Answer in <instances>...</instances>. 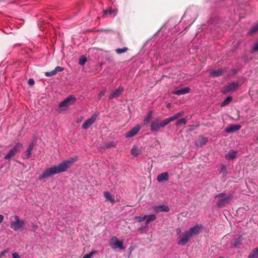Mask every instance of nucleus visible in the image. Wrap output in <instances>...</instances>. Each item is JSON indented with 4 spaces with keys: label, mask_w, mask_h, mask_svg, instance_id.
Here are the masks:
<instances>
[{
    "label": "nucleus",
    "mask_w": 258,
    "mask_h": 258,
    "mask_svg": "<svg viewBox=\"0 0 258 258\" xmlns=\"http://www.w3.org/2000/svg\"><path fill=\"white\" fill-rule=\"evenodd\" d=\"M178 117H179L183 115V112L180 111L177 113L176 114Z\"/></svg>",
    "instance_id": "48"
},
{
    "label": "nucleus",
    "mask_w": 258,
    "mask_h": 258,
    "mask_svg": "<svg viewBox=\"0 0 258 258\" xmlns=\"http://www.w3.org/2000/svg\"><path fill=\"white\" fill-rule=\"evenodd\" d=\"M248 258H258V247L251 250L248 256Z\"/></svg>",
    "instance_id": "24"
},
{
    "label": "nucleus",
    "mask_w": 258,
    "mask_h": 258,
    "mask_svg": "<svg viewBox=\"0 0 258 258\" xmlns=\"http://www.w3.org/2000/svg\"><path fill=\"white\" fill-rule=\"evenodd\" d=\"M109 245L112 249L118 248L120 250H124L125 247L123 246V240H120L116 236H113L109 240Z\"/></svg>",
    "instance_id": "5"
},
{
    "label": "nucleus",
    "mask_w": 258,
    "mask_h": 258,
    "mask_svg": "<svg viewBox=\"0 0 258 258\" xmlns=\"http://www.w3.org/2000/svg\"><path fill=\"white\" fill-rule=\"evenodd\" d=\"M202 228L203 227L201 225H197L190 228L187 231L191 234V236L193 237L194 235L199 234Z\"/></svg>",
    "instance_id": "14"
},
{
    "label": "nucleus",
    "mask_w": 258,
    "mask_h": 258,
    "mask_svg": "<svg viewBox=\"0 0 258 258\" xmlns=\"http://www.w3.org/2000/svg\"><path fill=\"white\" fill-rule=\"evenodd\" d=\"M178 118V117H177V115L175 114L173 116H171V117H169L168 118H169L170 121L171 122L172 121H174V120H176Z\"/></svg>",
    "instance_id": "43"
},
{
    "label": "nucleus",
    "mask_w": 258,
    "mask_h": 258,
    "mask_svg": "<svg viewBox=\"0 0 258 258\" xmlns=\"http://www.w3.org/2000/svg\"><path fill=\"white\" fill-rule=\"evenodd\" d=\"M9 251V249L7 248V249H5L4 250H3V251H2L0 253V258H1L2 256H5L6 253H7Z\"/></svg>",
    "instance_id": "39"
},
{
    "label": "nucleus",
    "mask_w": 258,
    "mask_h": 258,
    "mask_svg": "<svg viewBox=\"0 0 258 258\" xmlns=\"http://www.w3.org/2000/svg\"><path fill=\"white\" fill-rule=\"evenodd\" d=\"M160 127H161V126H160V123H158L157 121H153L151 123V130L152 132H157L160 129Z\"/></svg>",
    "instance_id": "21"
},
{
    "label": "nucleus",
    "mask_w": 258,
    "mask_h": 258,
    "mask_svg": "<svg viewBox=\"0 0 258 258\" xmlns=\"http://www.w3.org/2000/svg\"><path fill=\"white\" fill-rule=\"evenodd\" d=\"M239 87V85L237 82H232L224 87V92L226 93L229 92L235 91Z\"/></svg>",
    "instance_id": "11"
},
{
    "label": "nucleus",
    "mask_w": 258,
    "mask_h": 258,
    "mask_svg": "<svg viewBox=\"0 0 258 258\" xmlns=\"http://www.w3.org/2000/svg\"><path fill=\"white\" fill-rule=\"evenodd\" d=\"M258 51V43H256L254 45V46H253V48L252 49L251 52H256V51Z\"/></svg>",
    "instance_id": "41"
},
{
    "label": "nucleus",
    "mask_w": 258,
    "mask_h": 258,
    "mask_svg": "<svg viewBox=\"0 0 258 258\" xmlns=\"http://www.w3.org/2000/svg\"><path fill=\"white\" fill-rule=\"evenodd\" d=\"M127 49H128V48L127 47H124L122 48H117L115 50V51L118 54H121V53L126 52L127 50Z\"/></svg>",
    "instance_id": "34"
},
{
    "label": "nucleus",
    "mask_w": 258,
    "mask_h": 258,
    "mask_svg": "<svg viewBox=\"0 0 258 258\" xmlns=\"http://www.w3.org/2000/svg\"><path fill=\"white\" fill-rule=\"evenodd\" d=\"M77 157L71 158L68 160L63 161L58 166H53L45 170L38 177V180H42L54 174L67 171L77 161Z\"/></svg>",
    "instance_id": "1"
},
{
    "label": "nucleus",
    "mask_w": 258,
    "mask_h": 258,
    "mask_svg": "<svg viewBox=\"0 0 258 258\" xmlns=\"http://www.w3.org/2000/svg\"><path fill=\"white\" fill-rule=\"evenodd\" d=\"M232 100V97L231 96H229L221 103L220 106L221 107L225 106L230 103Z\"/></svg>",
    "instance_id": "28"
},
{
    "label": "nucleus",
    "mask_w": 258,
    "mask_h": 258,
    "mask_svg": "<svg viewBox=\"0 0 258 258\" xmlns=\"http://www.w3.org/2000/svg\"><path fill=\"white\" fill-rule=\"evenodd\" d=\"M157 179L159 182L167 181L169 179L168 173L167 172H165L159 174L157 176Z\"/></svg>",
    "instance_id": "18"
},
{
    "label": "nucleus",
    "mask_w": 258,
    "mask_h": 258,
    "mask_svg": "<svg viewBox=\"0 0 258 258\" xmlns=\"http://www.w3.org/2000/svg\"><path fill=\"white\" fill-rule=\"evenodd\" d=\"M141 150L136 147H134L131 150V154L134 156H138L141 154Z\"/></svg>",
    "instance_id": "26"
},
{
    "label": "nucleus",
    "mask_w": 258,
    "mask_h": 258,
    "mask_svg": "<svg viewBox=\"0 0 258 258\" xmlns=\"http://www.w3.org/2000/svg\"><path fill=\"white\" fill-rule=\"evenodd\" d=\"M257 31H258V24L256 25L255 26L252 27L251 29L250 30L249 33L252 34L256 33Z\"/></svg>",
    "instance_id": "37"
},
{
    "label": "nucleus",
    "mask_w": 258,
    "mask_h": 258,
    "mask_svg": "<svg viewBox=\"0 0 258 258\" xmlns=\"http://www.w3.org/2000/svg\"><path fill=\"white\" fill-rule=\"evenodd\" d=\"M116 145V144L113 142H109L105 144V148H109L110 147H115Z\"/></svg>",
    "instance_id": "31"
},
{
    "label": "nucleus",
    "mask_w": 258,
    "mask_h": 258,
    "mask_svg": "<svg viewBox=\"0 0 258 258\" xmlns=\"http://www.w3.org/2000/svg\"><path fill=\"white\" fill-rule=\"evenodd\" d=\"M154 210L157 212H168L169 211V208L166 205L157 206L154 207Z\"/></svg>",
    "instance_id": "19"
},
{
    "label": "nucleus",
    "mask_w": 258,
    "mask_h": 258,
    "mask_svg": "<svg viewBox=\"0 0 258 258\" xmlns=\"http://www.w3.org/2000/svg\"><path fill=\"white\" fill-rule=\"evenodd\" d=\"M96 253V251H95V250L91 251L90 253L85 255L83 257V258H91L92 256V255Z\"/></svg>",
    "instance_id": "36"
},
{
    "label": "nucleus",
    "mask_w": 258,
    "mask_h": 258,
    "mask_svg": "<svg viewBox=\"0 0 258 258\" xmlns=\"http://www.w3.org/2000/svg\"><path fill=\"white\" fill-rule=\"evenodd\" d=\"M4 216L2 215H0V224L3 221Z\"/></svg>",
    "instance_id": "50"
},
{
    "label": "nucleus",
    "mask_w": 258,
    "mask_h": 258,
    "mask_svg": "<svg viewBox=\"0 0 258 258\" xmlns=\"http://www.w3.org/2000/svg\"><path fill=\"white\" fill-rule=\"evenodd\" d=\"M76 98L74 96L71 95L60 102L58 105L59 108L61 109H62V108L63 107H66L72 105L76 101Z\"/></svg>",
    "instance_id": "6"
},
{
    "label": "nucleus",
    "mask_w": 258,
    "mask_h": 258,
    "mask_svg": "<svg viewBox=\"0 0 258 258\" xmlns=\"http://www.w3.org/2000/svg\"><path fill=\"white\" fill-rule=\"evenodd\" d=\"M13 258H21L20 256L17 253L14 252L12 253Z\"/></svg>",
    "instance_id": "47"
},
{
    "label": "nucleus",
    "mask_w": 258,
    "mask_h": 258,
    "mask_svg": "<svg viewBox=\"0 0 258 258\" xmlns=\"http://www.w3.org/2000/svg\"><path fill=\"white\" fill-rule=\"evenodd\" d=\"M157 218L156 215L152 214L148 216H146V224L150 223V222L155 221Z\"/></svg>",
    "instance_id": "27"
},
{
    "label": "nucleus",
    "mask_w": 258,
    "mask_h": 258,
    "mask_svg": "<svg viewBox=\"0 0 258 258\" xmlns=\"http://www.w3.org/2000/svg\"><path fill=\"white\" fill-rule=\"evenodd\" d=\"M176 232L177 234H179L181 233V229L179 228H176L175 229Z\"/></svg>",
    "instance_id": "49"
},
{
    "label": "nucleus",
    "mask_w": 258,
    "mask_h": 258,
    "mask_svg": "<svg viewBox=\"0 0 258 258\" xmlns=\"http://www.w3.org/2000/svg\"><path fill=\"white\" fill-rule=\"evenodd\" d=\"M187 120L184 118H182L176 121V125H179L182 124H185L186 123Z\"/></svg>",
    "instance_id": "32"
},
{
    "label": "nucleus",
    "mask_w": 258,
    "mask_h": 258,
    "mask_svg": "<svg viewBox=\"0 0 258 258\" xmlns=\"http://www.w3.org/2000/svg\"><path fill=\"white\" fill-rule=\"evenodd\" d=\"M152 111H150L146 116V121L150 119L152 117Z\"/></svg>",
    "instance_id": "45"
},
{
    "label": "nucleus",
    "mask_w": 258,
    "mask_h": 258,
    "mask_svg": "<svg viewBox=\"0 0 258 258\" xmlns=\"http://www.w3.org/2000/svg\"><path fill=\"white\" fill-rule=\"evenodd\" d=\"M199 142L201 146L206 145L208 142V139L204 137H200L199 139Z\"/></svg>",
    "instance_id": "29"
},
{
    "label": "nucleus",
    "mask_w": 258,
    "mask_h": 258,
    "mask_svg": "<svg viewBox=\"0 0 258 258\" xmlns=\"http://www.w3.org/2000/svg\"><path fill=\"white\" fill-rule=\"evenodd\" d=\"M233 196L232 195H228L223 198L220 199L217 203V206L219 208H222L229 203L233 199Z\"/></svg>",
    "instance_id": "8"
},
{
    "label": "nucleus",
    "mask_w": 258,
    "mask_h": 258,
    "mask_svg": "<svg viewBox=\"0 0 258 258\" xmlns=\"http://www.w3.org/2000/svg\"><path fill=\"white\" fill-rule=\"evenodd\" d=\"M31 226L33 228V231L35 232L36 230L38 228L37 225L35 224L34 223H31Z\"/></svg>",
    "instance_id": "44"
},
{
    "label": "nucleus",
    "mask_w": 258,
    "mask_h": 258,
    "mask_svg": "<svg viewBox=\"0 0 258 258\" xmlns=\"http://www.w3.org/2000/svg\"><path fill=\"white\" fill-rule=\"evenodd\" d=\"M141 126L139 124L136 125L135 127L129 131L125 135L127 138H130L135 136L140 131Z\"/></svg>",
    "instance_id": "12"
},
{
    "label": "nucleus",
    "mask_w": 258,
    "mask_h": 258,
    "mask_svg": "<svg viewBox=\"0 0 258 258\" xmlns=\"http://www.w3.org/2000/svg\"><path fill=\"white\" fill-rule=\"evenodd\" d=\"M103 195L106 200L111 203H115V200L114 196L108 191H104Z\"/></svg>",
    "instance_id": "20"
},
{
    "label": "nucleus",
    "mask_w": 258,
    "mask_h": 258,
    "mask_svg": "<svg viewBox=\"0 0 258 258\" xmlns=\"http://www.w3.org/2000/svg\"><path fill=\"white\" fill-rule=\"evenodd\" d=\"M140 230H141V232H142V228H141V229H140Z\"/></svg>",
    "instance_id": "51"
},
{
    "label": "nucleus",
    "mask_w": 258,
    "mask_h": 258,
    "mask_svg": "<svg viewBox=\"0 0 258 258\" xmlns=\"http://www.w3.org/2000/svg\"><path fill=\"white\" fill-rule=\"evenodd\" d=\"M87 61V58L85 56H81L79 60V64L81 66L84 65Z\"/></svg>",
    "instance_id": "30"
},
{
    "label": "nucleus",
    "mask_w": 258,
    "mask_h": 258,
    "mask_svg": "<svg viewBox=\"0 0 258 258\" xmlns=\"http://www.w3.org/2000/svg\"><path fill=\"white\" fill-rule=\"evenodd\" d=\"M224 70L223 69H219L216 70H213L211 72V75L213 77H219L222 75Z\"/></svg>",
    "instance_id": "25"
},
{
    "label": "nucleus",
    "mask_w": 258,
    "mask_h": 258,
    "mask_svg": "<svg viewBox=\"0 0 258 258\" xmlns=\"http://www.w3.org/2000/svg\"><path fill=\"white\" fill-rule=\"evenodd\" d=\"M106 89L104 88L103 89V90H102L99 93L98 95V99L99 100H100L102 97L105 95V93H106Z\"/></svg>",
    "instance_id": "35"
},
{
    "label": "nucleus",
    "mask_w": 258,
    "mask_h": 258,
    "mask_svg": "<svg viewBox=\"0 0 258 258\" xmlns=\"http://www.w3.org/2000/svg\"><path fill=\"white\" fill-rule=\"evenodd\" d=\"M256 140L258 141V136H257V138Z\"/></svg>",
    "instance_id": "52"
},
{
    "label": "nucleus",
    "mask_w": 258,
    "mask_h": 258,
    "mask_svg": "<svg viewBox=\"0 0 258 258\" xmlns=\"http://www.w3.org/2000/svg\"><path fill=\"white\" fill-rule=\"evenodd\" d=\"M190 91V89L189 87H185L184 88H182L181 89H179L175 92H174V93L177 95H181L182 94H185L186 93H188Z\"/></svg>",
    "instance_id": "22"
},
{
    "label": "nucleus",
    "mask_w": 258,
    "mask_h": 258,
    "mask_svg": "<svg viewBox=\"0 0 258 258\" xmlns=\"http://www.w3.org/2000/svg\"><path fill=\"white\" fill-rule=\"evenodd\" d=\"M170 122V121L169 118H166L160 123V126H161V127H163L165 126H166V125H167L168 124H169Z\"/></svg>",
    "instance_id": "33"
},
{
    "label": "nucleus",
    "mask_w": 258,
    "mask_h": 258,
    "mask_svg": "<svg viewBox=\"0 0 258 258\" xmlns=\"http://www.w3.org/2000/svg\"><path fill=\"white\" fill-rule=\"evenodd\" d=\"M15 221L11 223L10 227L15 231H23L25 229V223L23 220H20L17 215L14 216Z\"/></svg>",
    "instance_id": "3"
},
{
    "label": "nucleus",
    "mask_w": 258,
    "mask_h": 258,
    "mask_svg": "<svg viewBox=\"0 0 258 258\" xmlns=\"http://www.w3.org/2000/svg\"><path fill=\"white\" fill-rule=\"evenodd\" d=\"M236 151H230L225 155V158L228 160L233 159L236 158Z\"/></svg>",
    "instance_id": "23"
},
{
    "label": "nucleus",
    "mask_w": 258,
    "mask_h": 258,
    "mask_svg": "<svg viewBox=\"0 0 258 258\" xmlns=\"http://www.w3.org/2000/svg\"><path fill=\"white\" fill-rule=\"evenodd\" d=\"M136 219L139 222L144 221L145 220V216L143 217H136Z\"/></svg>",
    "instance_id": "38"
},
{
    "label": "nucleus",
    "mask_w": 258,
    "mask_h": 258,
    "mask_svg": "<svg viewBox=\"0 0 258 258\" xmlns=\"http://www.w3.org/2000/svg\"><path fill=\"white\" fill-rule=\"evenodd\" d=\"M226 194L225 192H221V193H220L218 195H216L215 197V198H222V197H223L225 196Z\"/></svg>",
    "instance_id": "46"
},
{
    "label": "nucleus",
    "mask_w": 258,
    "mask_h": 258,
    "mask_svg": "<svg viewBox=\"0 0 258 258\" xmlns=\"http://www.w3.org/2000/svg\"><path fill=\"white\" fill-rule=\"evenodd\" d=\"M22 148V144L20 142H17L15 146L12 148L6 155L4 158L5 159L8 160L15 157V156L21 151Z\"/></svg>",
    "instance_id": "2"
},
{
    "label": "nucleus",
    "mask_w": 258,
    "mask_h": 258,
    "mask_svg": "<svg viewBox=\"0 0 258 258\" xmlns=\"http://www.w3.org/2000/svg\"><path fill=\"white\" fill-rule=\"evenodd\" d=\"M34 144V142H32L30 143L27 150L24 152V159H28L31 158Z\"/></svg>",
    "instance_id": "13"
},
{
    "label": "nucleus",
    "mask_w": 258,
    "mask_h": 258,
    "mask_svg": "<svg viewBox=\"0 0 258 258\" xmlns=\"http://www.w3.org/2000/svg\"><path fill=\"white\" fill-rule=\"evenodd\" d=\"M35 81L33 79H29L28 81V84L30 86H32L34 84Z\"/></svg>",
    "instance_id": "40"
},
{
    "label": "nucleus",
    "mask_w": 258,
    "mask_h": 258,
    "mask_svg": "<svg viewBox=\"0 0 258 258\" xmlns=\"http://www.w3.org/2000/svg\"><path fill=\"white\" fill-rule=\"evenodd\" d=\"M178 118V117H177V115L175 114L173 116H171V117H169L168 118H169L170 121L171 122L172 121H174V120H176Z\"/></svg>",
    "instance_id": "42"
},
{
    "label": "nucleus",
    "mask_w": 258,
    "mask_h": 258,
    "mask_svg": "<svg viewBox=\"0 0 258 258\" xmlns=\"http://www.w3.org/2000/svg\"><path fill=\"white\" fill-rule=\"evenodd\" d=\"M97 116L98 115L97 114H93L90 118L87 119L84 122L82 125V127L84 130H87L95 122Z\"/></svg>",
    "instance_id": "7"
},
{
    "label": "nucleus",
    "mask_w": 258,
    "mask_h": 258,
    "mask_svg": "<svg viewBox=\"0 0 258 258\" xmlns=\"http://www.w3.org/2000/svg\"><path fill=\"white\" fill-rule=\"evenodd\" d=\"M241 128V126L239 124H231L225 130V132L228 133H233L239 131Z\"/></svg>",
    "instance_id": "16"
},
{
    "label": "nucleus",
    "mask_w": 258,
    "mask_h": 258,
    "mask_svg": "<svg viewBox=\"0 0 258 258\" xmlns=\"http://www.w3.org/2000/svg\"><path fill=\"white\" fill-rule=\"evenodd\" d=\"M244 238L242 235H236L230 244L231 249H242L243 248V240Z\"/></svg>",
    "instance_id": "4"
},
{
    "label": "nucleus",
    "mask_w": 258,
    "mask_h": 258,
    "mask_svg": "<svg viewBox=\"0 0 258 258\" xmlns=\"http://www.w3.org/2000/svg\"><path fill=\"white\" fill-rule=\"evenodd\" d=\"M192 237L191 234L188 231H186L182 234V237L180 238L177 244L179 245H184Z\"/></svg>",
    "instance_id": "9"
},
{
    "label": "nucleus",
    "mask_w": 258,
    "mask_h": 258,
    "mask_svg": "<svg viewBox=\"0 0 258 258\" xmlns=\"http://www.w3.org/2000/svg\"><path fill=\"white\" fill-rule=\"evenodd\" d=\"M124 92V88L122 86H119L117 89L112 91L108 97L109 100H112L114 98L119 97Z\"/></svg>",
    "instance_id": "10"
},
{
    "label": "nucleus",
    "mask_w": 258,
    "mask_h": 258,
    "mask_svg": "<svg viewBox=\"0 0 258 258\" xmlns=\"http://www.w3.org/2000/svg\"><path fill=\"white\" fill-rule=\"evenodd\" d=\"M63 71H64L63 68L57 66L52 71L45 72V76L47 77H51L55 75L58 72H62Z\"/></svg>",
    "instance_id": "15"
},
{
    "label": "nucleus",
    "mask_w": 258,
    "mask_h": 258,
    "mask_svg": "<svg viewBox=\"0 0 258 258\" xmlns=\"http://www.w3.org/2000/svg\"><path fill=\"white\" fill-rule=\"evenodd\" d=\"M117 14V10L116 9H112V8H109L108 10H106L103 11V17L104 18L107 17L108 15H113V16H115Z\"/></svg>",
    "instance_id": "17"
}]
</instances>
